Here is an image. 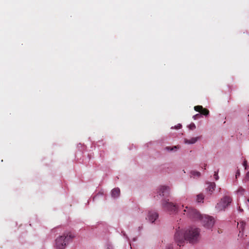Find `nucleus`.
<instances>
[{"mask_svg":"<svg viewBox=\"0 0 249 249\" xmlns=\"http://www.w3.org/2000/svg\"><path fill=\"white\" fill-rule=\"evenodd\" d=\"M199 230L194 227L190 228L184 231H178L175 234V240L179 247L183 245L185 240L190 243L196 244L199 241Z\"/></svg>","mask_w":249,"mask_h":249,"instance_id":"obj_1","label":"nucleus"},{"mask_svg":"<svg viewBox=\"0 0 249 249\" xmlns=\"http://www.w3.org/2000/svg\"><path fill=\"white\" fill-rule=\"evenodd\" d=\"M74 235L70 232H65L55 240V247L57 249H64L72 239Z\"/></svg>","mask_w":249,"mask_h":249,"instance_id":"obj_2","label":"nucleus"},{"mask_svg":"<svg viewBox=\"0 0 249 249\" xmlns=\"http://www.w3.org/2000/svg\"><path fill=\"white\" fill-rule=\"evenodd\" d=\"M232 201L231 198L228 196H225L221 199L215 206V209L218 211H225L226 208L230 205Z\"/></svg>","mask_w":249,"mask_h":249,"instance_id":"obj_3","label":"nucleus"},{"mask_svg":"<svg viewBox=\"0 0 249 249\" xmlns=\"http://www.w3.org/2000/svg\"><path fill=\"white\" fill-rule=\"evenodd\" d=\"M184 214H186L190 218L196 220L201 218L199 213L195 209L186 206L184 210Z\"/></svg>","mask_w":249,"mask_h":249,"instance_id":"obj_4","label":"nucleus"},{"mask_svg":"<svg viewBox=\"0 0 249 249\" xmlns=\"http://www.w3.org/2000/svg\"><path fill=\"white\" fill-rule=\"evenodd\" d=\"M201 219L203 226L207 228L210 229L214 225V220L212 216L206 215L202 216Z\"/></svg>","mask_w":249,"mask_h":249,"instance_id":"obj_5","label":"nucleus"},{"mask_svg":"<svg viewBox=\"0 0 249 249\" xmlns=\"http://www.w3.org/2000/svg\"><path fill=\"white\" fill-rule=\"evenodd\" d=\"M163 207L171 213H175L177 210V206L172 202L168 201V200H164L162 203Z\"/></svg>","mask_w":249,"mask_h":249,"instance_id":"obj_6","label":"nucleus"},{"mask_svg":"<svg viewBox=\"0 0 249 249\" xmlns=\"http://www.w3.org/2000/svg\"><path fill=\"white\" fill-rule=\"evenodd\" d=\"M194 109L196 111L200 113L201 114L207 116L209 113V111L208 109L203 108L201 106H196L194 107Z\"/></svg>","mask_w":249,"mask_h":249,"instance_id":"obj_7","label":"nucleus"},{"mask_svg":"<svg viewBox=\"0 0 249 249\" xmlns=\"http://www.w3.org/2000/svg\"><path fill=\"white\" fill-rule=\"evenodd\" d=\"M158 217V214L155 212H149L147 217L146 218L150 222L153 223Z\"/></svg>","mask_w":249,"mask_h":249,"instance_id":"obj_8","label":"nucleus"},{"mask_svg":"<svg viewBox=\"0 0 249 249\" xmlns=\"http://www.w3.org/2000/svg\"><path fill=\"white\" fill-rule=\"evenodd\" d=\"M158 193L160 196H167L169 193V188L167 186H161L159 189Z\"/></svg>","mask_w":249,"mask_h":249,"instance_id":"obj_9","label":"nucleus"},{"mask_svg":"<svg viewBox=\"0 0 249 249\" xmlns=\"http://www.w3.org/2000/svg\"><path fill=\"white\" fill-rule=\"evenodd\" d=\"M207 186L206 188V190L207 192H209L210 194L213 192L215 188V184L214 182H208L206 183Z\"/></svg>","mask_w":249,"mask_h":249,"instance_id":"obj_10","label":"nucleus"},{"mask_svg":"<svg viewBox=\"0 0 249 249\" xmlns=\"http://www.w3.org/2000/svg\"><path fill=\"white\" fill-rule=\"evenodd\" d=\"M120 194V190L118 188L113 189L111 191V196L113 197H118Z\"/></svg>","mask_w":249,"mask_h":249,"instance_id":"obj_11","label":"nucleus"},{"mask_svg":"<svg viewBox=\"0 0 249 249\" xmlns=\"http://www.w3.org/2000/svg\"><path fill=\"white\" fill-rule=\"evenodd\" d=\"M198 138H199V137H196V138H192L190 140L186 139L185 142V143H187L188 144H193L197 142Z\"/></svg>","mask_w":249,"mask_h":249,"instance_id":"obj_12","label":"nucleus"},{"mask_svg":"<svg viewBox=\"0 0 249 249\" xmlns=\"http://www.w3.org/2000/svg\"><path fill=\"white\" fill-rule=\"evenodd\" d=\"M204 198V195L202 194H199L196 196V201L197 202H203Z\"/></svg>","mask_w":249,"mask_h":249,"instance_id":"obj_13","label":"nucleus"},{"mask_svg":"<svg viewBox=\"0 0 249 249\" xmlns=\"http://www.w3.org/2000/svg\"><path fill=\"white\" fill-rule=\"evenodd\" d=\"M179 148V146H174L172 147H170V146H167L166 147L165 149L167 150H169V151H174V150H177V149H178Z\"/></svg>","mask_w":249,"mask_h":249,"instance_id":"obj_14","label":"nucleus"},{"mask_svg":"<svg viewBox=\"0 0 249 249\" xmlns=\"http://www.w3.org/2000/svg\"><path fill=\"white\" fill-rule=\"evenodd\" d=\"M191 174L193 176H197L198 177L200 176V173L197 171H192Z\"/></svg>","mask_w":249,"mask_h":249,"instance_id":"obj_15","label":"nucleus"},{"mask_svg":"<svg viewBox=\"0 0 249 249\" xmlns=\"http://www.w3.org/2000/svg\"><path fill=\"white\" fill-rule=\"evenodd\" d=\"M214 178L215 180H218V172H214Z\"/></svg>","mask_w":249,"mask_h":249,"instance_id":"obj_16","label":"nucleus"},{"mask_svg":"<svg viewBox=\"0 0 249 249\" xmlns=\"http://www.w3.org/2000/svg\"><path fill=\"white\" fill-rule=\"evenodd\" d=\"M200 116V115L199 114H197L193 116V118L194 119H197Z\"/></svg>","mask_w":249,"mask_h":249,"instance_id":"obj_17","label":"nucleus"},{"mask_svg":"<svg viewBox=\"0 0 249 249\" xmlns=\"http://www.w3.org/2000/svg\"><path fill=\"white\" fill-rule=\"evenodd\" d=\"M196 128V125L194 124H192L190 125V128L191 129H195Z\"/></svg>","mask_w":249,"mask_h":249,"instance_id":"obj_18","label":"nucleus"},{"mask_svg":"<svg viewBox=\"0 0 249 249\" xmlns=\"http://www.w3.org/2000/svg\"><path fill=\"white\" fill-rule=\"evenodd\" d=\"M181 127V125L180 124H178L177 125L175 126L174 128L178 129Z\"/></svg>","mask_w":249,"mask_h":249,"instance_id":"obj_19","label":"nucleus"},{"mask_svg":"<svg viewBox=\"0 0 249 249\" xmlns=\"http://www.w3.org/2000/svg\"><path fill=\"white\" fill-rule=\"evenodd\" d=\"M240 171L239 170H238L236 171V175H235L236 178H237L238 177H239L240 176Z\"/></svg>","mask_w":249,"mask_h":249,"instance_id":"obj_20","label":"nucleus"},{"mask_svg":"<svg viewBox=\"0 0 249 249\" xmlns=\"http://www.w3.org/2000/svg\"><path fill=\"white\" fill-rule=\"evenodd\" d=\"M243 166L245 167V169H247V160H244V162H243Z\"/></svg>","mask_w":249,"mask_h":249,"instance_id":"obj_21","label":"nucleus"},{"mask_svg":"<svg viewBox=\"0 0 249 249\" xmlns=\"http://www.w3.org/2000/svg\"><path fill=\"white\" fill-rule=\"evenodd\" d=\"M107 249H113L112 245L108 244L107 245Z\"/></svg>","mask_w":249,"mask_h":249,"instance_id":"obj_22","label":"nucleus"},{"mask_svg":"<svg viewBox=\"0 0 249 249\" xmlns=\"http://www.w3.org/2000/svg\"><path fill=\"white\" fill-rule=\"evenodd\" d=\"M246 177L248 180H249V171L247 173Z\"/></svg>","mask_w":249,"mask_h":249,"instance_id":"obj_23","label":"nucleus"},{"mask_svg":"<svg viewBox=\"0 0 249 249\" xmlns=\"http://www.w3.org/2000/svg\"><path fill=\"white\" fill-rule=\"evenodd\" d=\"M239 210L241 212H243V210L241 208L240 206H239Z\"/></svg>","mask_w":249,"mask_h":249,"instance_id":"obj_24","label":"nucleus"},{"mask_svg":"<svg viewBox=\"0 0 249 249\" xmlns=\"http://www.w3.org/2000/svg\"><path fill=\"white\" fill-rule=\"evenodd\" d=\"M166 249H173V247H168Z\"/></svg>","mask_w":249,"mask_h":249,"instance_id":"obj_25","label":"nucleus"},{"mask_svg":"<svg viewBox=\"0 0 249 249\" xmlns=\"http://www.w3.org/2000/svg\"><path fill=\"white\" fill-rule=\"evenodd\" d=\"M246 203H247V204L248 203L249 204V199H248V200H246Z\"/></svg>","mask_w":249,"mask_h":249,"instance_id":"obj_26","label":"nucleus"}]
</instances>
